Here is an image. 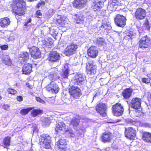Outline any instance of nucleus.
Wrapping results in <instances>:
<instances>
[{"instance_id":"obj_35","label":"nucleus","mask_w":151,"mask_h":151,"mask_svg":"<svg viewBox=\"0 0 151 151\" xmlns=\"http://www.w3.org/2000/svg\"><path fill=\"white\" fill-rule=\"evenodd\" d=\"M42 112V110L39 109H36L32 110L31 111V114L33 116L35 117Z\"/></svg>"},{"instance_id":"obj_51","label":"nucleus","mask_w":151,"mask_h":151,"mask_svg":"<svg viewBox=\"0 0 151 151\" xmlns=\"http://www.w3.org/2000/svg\"><path fill=\"white\" fill-rule=\"evenodd\" d=\"M67 19L65 18L64 17H62L61 19L60 20L61 22V24H65V21H66Z\"/></svg>"},{"instance_id":"obj_1","label":"nucleus","mask_w":151,"mask_h":151,"mask_svg":"<svg viewBox=\"0 0 151 151\" xmlns=\"http://www.w3.org/2000/svg\"><path fill=\"white\" fill-rule=\"evenodd\" d=\"M13 10L16 14L21 16L24 14L26 9L25 2L23 0H15Z\"/></svg>"},{"instance_id":"obj_2","label":"nucleus","mask_w":151,"mask_h":151,"mask_svg":"<svg viewBox=\"0 0 151 151\" xmlns=\"http://www.w3.org/2000/svg\"><path fill=\"white\" fill-rule=\"evenodd\" d=\"M51 138L47 134H42L40 137V144L46 149H48L50 147Z\"/></svg>"},{"instance_id":"obj_22","label":"nucleus","mask_w":151,"mask_h":151,"mask_svg":"<svg viewBox=\"0 0 151 151\" xmlns=\"http://www.w3.org/2000/svg\"><path fill=\"white\" fill-rule=\"evenodd\" d=\"M80 119L79 116L73 117L71 120L70 125L73 126L74 128L76 127L80 123Z\"/></svg>"},{"instance_id":"obj_60","label":"nucleus","mask_w":151,"mask_h":151,"mask_svg":"<svg viewBox=\"0 0 151 151\" xmlns=\"http://www.w3.org/2000/svg\"><path fill=\"white\" fill-rule=\"evenodd\" d=\"M139 33H140V36L142 34V32H141V30H139Z\"/></svg>"},{"instance_id":"obj_15","label":"nucleus","mask_w":151,"mask_h":151,"mask_svg":"<svg viewBox=\"0 0 151 151\" xmlns=\"http://www.w3.org/2000/svg\"><path fill=\"white\" fill-rule=\"evenodd\" d=\"M46 88L47 91L55 93H57L60 89L58 85L53 81L49 84Z\"/></svg>"},{"instance_id":"obj_40","label":"nucleus","mask_w":151,"mask_h":151,"mask_svg":"<svg viewBox=\"0 0 151 151\" xmlns=\"http://www.w3.org/2000/svg\"><path fill=\"white\" fill-rule=\"evenodd\" d=\"M31 19H29V21L27 22L24 24V28H26L27 30L29 29L31 27Z\"/></svg>"},{"instance_id":"obj_17","label":"nucleus","mask_w":151,"mask_h":151,"mask_svg":"<svg viewBox=\"0 0 151 151\" xmlns=\"http://www.w3.org/2000/svg\"><path fill=\"white\" fill-rule=\"evenodd\" d=\"M132 107L135 109H139L141 107V100L138 98H134L131 102Z\"/></svg>"},{"instance_id":"obj_55","label":"nucleus","mask_w":151,"mask_h":151,"mask_svg":"<svg viewBox=\"0 0 151 151\" xmlns=\"http://www.w3.org/2000/svg\"><path fill=\"white\" fill-rule=\"evenodd\" d=\"M64 99V97L62 98L61 99H60L58 100L57 104H58V103L60 102H62L63 99Z\"/></svg>"},{"instance_id":"obj_30","label":"nucleus","mask_w":151,"mask_h":151,"mask_svg":"<svg viewBox=\"0 0 151 151\" xmlns=\"http://www.w3.org/2000/svg\"><path fill=\"white\" fill-rule=\"evenodd\" d=\"M118 6L115 3L112 1L109 2L108 4V9L111 11H115Z\"/></svg>"},{"instance_id":"obj_49","label":"nucleus","mask_w":151,"mask_h":151,"mask_svg":"<svg viewBox=\"0 0 151 151\" xmlns=\"http://www.w3.org/2000/svg\"><path fill=\"white\" fill-rule=\"evenodd\" d=\"M36 15L37 17L38 18H40V17L39 16H41L42 15V14L40 10H37L36 11Z\"/></svg>"},{"instance_id":"obj_28","label":"nucleus","mask_w":151,"mask_h":151,"mask_svg":"<svg viewBox=\"0 0 151 151\" xmlns=\"http://www.w3.org/2000/svg\"><path fill=\"white\" fill-rule=\"evenodd\" d=\"M116 107H116L114 106V109H112V112L114 116H118L122 115L124 111H123L122 109L121 110H118V107L116 108Z\"/></svg>"},{"instance_id":"obj_41","label":"nucleus","mask_w":151,"mask_h":151,"mask_svg":"<svg viewBox=\"0 0 151 151\" xmlns=\"http://www.w3.org/2000/svg\"><path fill=\"white\" fill-rule=\"evenodd\" d=\"M101 27L107 30H109L110 28V27L107 24V22L104 21H103Z\"/></svg>"},{"instance_id":"obj_31","label":"nucleus","mask_w":151,"mask_h":151,"mask_svg":"<svg viewBox=\"0 0 151 151\" xmlns=\"http://www.w3.org/2000/svg\"><path fill=\"white\" fill-rule=\"evenodd\" d=\"M64 69H63V73L62 74V76L64 78H67L69 74V68L68 65L66 64L64 65Z\"/></svg>"},{"instance_id":"obj_56","label":"nucleus","mask_w":151,"mask_h":151,"mask_svg":"<svg viewBox=\"0 0 151 151\" xmlns=\"http://www.w3.org/2000/svg\"><path fill=\"white\" fill-rule=\"evenodd\" d=\"M48 121V122H47V123L46 124V125H49V123L50 122V121L48 119H45V122H46V121Z\"/></svg>"},{"instance_id":"obj_33","label":"nucleus","mask_w":151,"mask_h":151,"mask_svg":"<svg viewBox=\"0 0 151 151\" xmlns=\"http://www.w3.org/2000/svg\"><path fill=\"white\" fill-rule=\"evenodd\" d=\"M104 39L102 37L97 38L96 41L95 42L97 45L99 46L104 45L105 44Z\"/></svg>"},{"instance_id":"obj_36","label":"nucleus","mask_w":151,"mask_h":151,"mask_svg":"<svg viewBox=\"0 0 151 151\" xmlns=\"http://www.w3.org/2000/svg\"><path fill=\"white\" fill-rule=\"evenodd\" d=\"M29 53L27 52H24L21 53L20 54V57L21 58H24L23 60L25 61L28 59L29 57Z\"/></svg>"},{"instance_id":"obj_58","label":"nucleus","mask_w":151,"mask_h":151,"mask_svg":"<svg viewBox=\"0 0 151 151\" xmlns=\"http://www.w3.org/2000/svg\"><path fill=\"white\" fill-rule=\"evenodd\" d=\"M147 22H148V21L147 20V22L145 23V25L146 26V27H147V29H150V27H149L148 24V23H147Z\"/></svg>"},{"instance_id":"obj_61","label":"nucleus","mask_w":151,"mask_h":151,"mask_svg":"<svg viewBox=\"0 0 151 151\" xmlns=\"http://www.w3.org/2000/svg\"><path fill=\"white\" fill-rule=\"evenodd\" d=\"M55 32V36H56L57 35V32H56V31Z\"/></svg>"},{"instance_id":"obj_45","label":"nucleus","mask_w":151,"mask_h":151,"mask_svg":"<svg viewBox=\"0 0 151 151\" xmlns=\"http://www.w3.org/2000/svg\"><path fill=\"white\" fill-rule=\"evenodd\" d=\"M7 91L9 93L13 95H14L17 93V91L15 90L12 88H9Z\"/></svg>"},{"instance_id":"obj_32","label":"nucleus","mask_w":151,"mask_h":151,"mask_svg":"<svg viewBox=\"0 0 151 151\" xmlns=\"http://www.w3.org/2000/svg\"><path fill=\"white\" fill-rule=\"evenodd\" d=\"M101 1L98 2L97 3H94L92 6V8L95 11H99L101 8Z\"/></svg>"},{"instance_id":"obj_18","label":"nucleus","mask_w":151,"mask_h":151,"mask_svg":"<svg viewBox=\"0 0 151 151\" xmlns=\"http://www.w3.org/2000/svg\"><path fill=\"white\" fill-rule=\"evenodd\" d=\"M66 126L65 124L63 122H59L56 124V127L55 129V131L57 133L61 132H63L66 131Z\"/></svg>"},{"instance_id":"obj_54","label":"nucleus","mask_w":151,"mask_h":151,"mask_svg":"<svg viewBox=\"0 0 151 151\" xmlns=\"http://www.w3.org/2000/svg\"><path fill=\"white\" fill-rule=\"evenodd\" d=\"M126 122L128 123H132L133 122V121L131 119H127L126 120Z\"/></svg>"},{"instance_id":"obj_38","label":"nucleus","mask_w":151,"mask_h":151,"mask_svg":"<svg viewBox=\"0 0 151 151\" xmlns=\"http://www.w3.org/2000/svg\"><path fill=\"white\" fill-rule=\"evenodd\" d=\"M10 138L9 137H6L3 140V143L5 146H8L10 145Z\"/></svg>"},{"instance_id":"obj_26","label":"nucleus","mask_w":151,"mask_h":151,"mask_svg":"<svg viewBox=\"0 0 151 151\" xmlns=\"http://www.w3.org/2000/svg\"><path fill=\"white\" fill-rule=\"evenodd\" d=\"M3 62L6 65L11 66L12 64V61L9 57L7 55H3L2 56Z\"/></svg>"},{"instance_id":"obj_25","label":"nucleus","mask_w":151,"mask_h":151,"mask_svg":"<svg viewBox=\"0 0 151 151\" xmlns=\"http://www.w3.org/2000/svg\"><path fill=\"white\" fill-rule=\"evenodd\" d=\"M10 23L9 19L8 17L3 18L0 19V26L5 27L8 25Z\"/></svg>"},{"instance_id":"obj_44","label":"nucleus","mask_w":151,"mask_h":151,"mask_svg":"<svg viewBox=\"0 0 151 151\" xmlns=\"http://www.w3.org/2000/svg\"><path fill=\"white\" fill-rule=\"evenodd\" d=\"M134 111V115L137 117L139 116L142 114V112L140 110H139L138 109H135Z\"/></svg>"},{"instance_id":"obj_23","label":"nucleus","mask_w":151,"mask_h":151,"mask_svg":"<svg viewBox=\"0 0 151 151\" xmlns=\"http://www.w3.org/2000/svg\"><path fill=\"white\" fill-rule=\"evenodd\" d=\"M111 134L109 132H106L104 133L102 136V141L105 142H109L111 139Z\"/></svg>"},{"instance_id":"obj_3","label":"nucleus","mask_w":151,"mask_h":151,"mask_svg":"<svg viewBox=\"0 0 151 151\" xmlns=\"http://www.w3.org/2000/svg\"><path fill=\"white\" fill-rule=\"evenodd\" d=\"M150 39L149 37L145 35L142 37L139 41V47L143 50L148 48L150 44Z\"/></svg>"},{"instance_id":"obj_47","label":"nucleus","mask_w":151,"mask_h":151,"mask_svg":"<svg viewBox=\"0 0 151 151\" xmlns=\"http://www.w3.org/2000/svg\"><path fill=\"white\" fill-rule=\"evenodd\" d=\"M142 81L146 83H149L150 82V79L146 78H143L142 79Z\"/></svg>"},{"instance_id":"obj_53","label":"nucleus","mask_w":151,"mask_h":151,"mask_svg":"<svg viewBox=\"0 0 151 151\" xmlns=\"http://www.w3.org/2000/svg\"><path fill=\"white\" fill-rule=\"evenodd\" d=\"M17 99L18 101H22L23 98L22 96H19L17 97Z\"/></svg>"},{"instance_id":"obj_59","label":"nucleus","mask_w":151,"mask_h":151,"mask_svg":"<svg viewBox=\"0 0 151 151\" xmlns=\"http://www.w3.org/2000/svg\"><path fill=\"white\" fill-rule=\"evenodd\" d=\"M94 151H101V150L98 148H96L95 149Z\"/></svg>"},{"instance_id":"obj_24","label":"nucleus","mask_w":151,"mask_h":151,"mask_svg":"<svg viewBox=\"0 0 151 151\" xmlns=\"http://www.w3.org/2000/svg\"><path fill=\"white\" fill-rule=\"evenodd\" d=\"M58 148L62 149L65 150L66 147V142L65 139L63 138L60 139L57 142Z\"/></svg>"},{"instance_id":"obj_5","label":"nucleus","mask_w":151,"mask_h":151,"mask_svg":"<svg viewBox=\"0 0 151 151\" xmlns=\"http://www.w3.org/2000/svg\"><path fill=\"white\" fill-rule=\"evenodd\" d=\"M70 95L74 98L78 99L82 95L81 89L77 86H71L69 89Z\"/></svg>"},{"instance_id":"obj_6","label":"nucleus","mask_w":151,"mask_h":151,"mask_svg":"<svg viewBox=\"0 0 151 151\" xmlns=\"http://www.w3.org/2000/svg\"><path fill=\"white\" fill-rule=\"evenodd\" d=\"M96 69V65L93 61H90L87 63L86 71L88 74L91 75L95 74Z\"/></svg>"},{"instance_id":"obj_14","label":"nucleus","mask_w":151,"mask_h":151,"mask_svg":"<svg viewBox=\"0 0 151 151\" xmlns=\"http://www.w3.org/2000/svg\"><path fill=\"white\" fill-rule=\"evenodd\" d=\"M60 55L56 51L52 50L50 52L48 60L51 62H56L60 59Z\"/></svg>"},{"instance_id":"obj_9","label":"nucleus","mask_w":151,"mask_h":151,"mask_svg":"<svg viewBox=\"0 0 151 151\" xmlns=\"http://www.w3.org/2000/svg\"><path fill=\"white\" fill-rule=\"evenodd\" d=\"M124 134L126 137L130 139H134L136 136V130L131 127L125 128Z\"/></svg>"},{"instance_id":"obj_12","label":"nucleus","mask_w":151,"mask_h":151,"mask_svg":"<svg viewBox=\"0 0 151 151\" xmlns=\"http://www.w3.org/2000/svg\"><path fill=\"white\" fill-rule=\"evenodd\" d=\"M28 48L29 49L32 57L36 59L40 57V52L37 47L35 46H32L31 47H28Z\"/></svg>"},{"instance_id":"obj_52","label":"nucleus","mask_w":151,"mask_h":151,"mask_svg":"<svg viewBox=\"0 0 151 151\" xmlns=\"http://www.w3.org/2000/svg\"><path fill=\"white\" fill-rule=\"evenodd\" d=\"M3 108L4 109L8 110L9 109V106L8 105H4L3 107Z\"/></svg>"},{"instance_id":"obj_21","label":"nucleus","mask_w":151,"mask_h":151,"mask_svg":"<svg viewBox=\"0 0 151 151\" xmlns=\"http://www.w3.org/2000/svg\"><path fill=\"white\" fill-rule=\"evenodd\" d=\"M42 45L44 47L50 48L53 44V42L51 38H45L42 41Z\"/></svg>"},{"instance_id":"obj_37","label":"nucleus","mask_w":151,"mask_h":151,"mask_svg":"<svg viewBox=\"0 0 151 151\" xmlns=\"http://www.w3.org/2000/svg\"><path fill=\"white\" fill-rule=\"evenodd\" d=\"M75 16L77 17L76 21L77 23H79L82 22L84 19V17L82 16H80L78 14H76Z\"/></svg>"},{"instance_id":"obj_42","label":"nucleus","mask_w":151,"mask_h":151,"mask_svg":"<svg viewBox=\"0 0 151 151\" xmlns=\"http://www.w3.org/2000/svg\"><path fill=\"white\" fill-rule=\"evenodd\" d=\"M70 102V100L69 99L65 98L64 99H64H63V101L62 102H59L58 103V104H62L63 103H65L67 104H68Z\"/></svg>"},{"instance_id":"obj_10","label":"nucleus","mask_w":151,"mask_h":151,"mask_svg":"<svg viewBox=\"0 0 151 151\" xmlns=\"http://www.w3.org/2000/svg\"><path fill=\"white\" fill-rule=\"evenodd\" d=\"M96 108L97 112L101 116H106L107 106L105 104L102 103H100L97 105Z\"/></svg>"},{"instance_id":"obj_50","label":"nucleus","mask_w":151,"mask_h":151,"mask_svg":"<svg viewBox=\"0 0 151 151\" xmlns=\"http://www.w3.org/2000/svg\"><path fill=\"white\" fill-rule=\"evenodd\" d=\"M0 48L2 50H6L8 48V46L7 45H1L0 46Z\"/></svg>"},{"instance_id":"obj_19","label":"nucleus","mask_w":151,"mask_h":151,"mask_svg":"<svg viewBox=\"0 0 151 151\" xmlns=\"http://www.w3.org/2000/svg\"><path fill=\"white\" fill-rule=\"evenodd\" d=\"M133 91V89L131 88H126L122 93V95L125 99H128L130 97Z\"/></svg>"},{"instance_id":"obj_46","label":"nucleus","mask_w":151,"mask_h":151,"mask_svg":"<svg viewBox=\"0 0 151 151\" xmlns=\"http://www.w3.org/2000/svg\"><path fill=\"white\" fill-rule=\"evenodd\" d=\"M65 132H68L70 134V136L72 137H74L75 136L73 131L71 129L67 130L66 129V131Z\"/></svg>"},{"instance_id":"obj_48","label":"nucleus","mask_w":151,"mask_h":151,"mask_svg":"<svg viewBox=\"0 0 151 151\" xmlns=\"http://www.w3.org/2000/svg\"><path fill=\"white\" fill-rule=\"evenodd\" d=\"M36 100L37 101L41 103L42 104H43L45 103V101L39 97H36Z\"/></svg>"},{"instance_id":"obj_57","label":"nucleus","mask_w":151,"mask_h":151,"mask_svg":"<svg viewBox=\"0 0 151 151\" xmlns=\"http://www.w3.org/2000/svg\"><path fill=\"white\" fill-rule=\"evenodd\" d=\"M88 19H89V21H91L92 20V17L91 16H89L88 17Z\"/></svg>"},{"instance_id":"obj_34","label":"nucleus","mask_w":151,"mask_h":151,"mask_svg":"<svg viewBox=\"0 0 151 151\" xmlns=\"http://www.w3.org/2000/svg\"><path fill=\"white\" fill-rule=\"evenodd\" d=\"M32 108L29 107L27 108L23 109L21 111L20 114L22 115H25L32 110Z\"/></svg>"},{"instance_id":"obj_4","label":"nucleus","mask_w":151,"mask_h":151,"mask_svg":"<svg viewBox=\"0 0 151 151\" xmlns=\"http://www.w3.org/2000/svg\"><path fill=\"white\" fill-rule=\"evenodd\" d=\"M78 45L76 43L72 42L66 47L65 50V53L67 56H70L76 52Z\"/></svg>"},{"instance_id":"obj_16","label":"nucleus","mask_w":151,"mask_h":151,"mask_svg":"<svg viewBox=\"0 0 151 151\" xmlns=\"http://www.w3.org/2000/svg\"><path fill=\"white\" fill-rule=\"evenodd\" d=\"M98 54V50L96 46H91L88 50V54L91 58H96Z\"/></svg>"},{"instance_id":"obj_62","label":"nucleus","mask_w":151,"mask_h":151,"mask_svg":"<svg viewBox=\"0 0 151 151\" xmlns=\"http://www.w3.org/2000/svg\"><path fill=\"white\" fill-rule=\"evenodd\" d=\"M29 1H34V0H28Z\"/></svg>"},{"instance_id":"obj_13","label":"nucleus","mask_w":151,"mask_h":151,"mask_svg":"<svg viewBox=\"0 0 151 151\" xmlns=\"http://www.w3.org/2000/svg\"><path fill=\"white\" fill-rule=\"evenodd\" d=\"M146 14L145 10L140 8L137 9L135 13L134 16L137 19H143L146 17Z\"/></svg>"},{"instance_id":"obj_8","label":"nucleus","mask_w":151,"mask_h":151,"mask_svg":"<svg viewBox=\"0 0 151 151\" xmlns=\"http://www.w3.org/2000/svg\"><path fill=\"white\" fill-rule=\"evenodd\" d=\"M86 79L85 75L83 74L78 73L76 74L73 78V81L75 84L79 85L82 84Z\"/></svg>"},{"instance_id":"obj_63","label":"nucleus","mask_w":151,"mask_h":151,"mask_svg":"<svg viewBox=\"0 0 151 151\" xmlns=\"http://www.w3.org/2000/svg\"><path fill=\"white\" fill-rule=\"evenodd\" d=\"M1 96H0V100H1Z\"/></svg>"},{"instance_id":"obj_7","label":"nucleus","mask_w":151,"mask_h":151,"mask_svg":"<svg viewBox=\"0 0 151 151\" xmlns=\"http://www.w3.org/2000/svg\"><path fill=\"white\" fill-rule=\"evenodd\" d=\"M114 20L116 24L119 27H123L126 24V19L122 15H117L115 17Z\"/></svg>"},{"instance_id":"obj_27","label":"nucleus","mask_w":151,"mask_h":151,"mask_svg":"<svg viewBox=\"0 0 151 151\" xmlns=\"http://www.w3.org/2000/svg\"><path fill=\"white\" fill-rule=\"evenodd\" d=\"M142 139L146 142H151V134L147 132H144L142 137Z\"/></svg>"},{"instance_id":"obj_11","label":"nucleus","mask_w":151,"mask_h":151,"mask_svg":"<svg viewBox=\"0 0 151 151\" xmlns=\"http://www.w3.org/2000/svg\"><path fill=\"white\" fill-rule=\"evenodd\" d=\"M87 0H74L73 2L74 7L80 9L86 5Z\"/></svg>"},{"instance_id":"obj_43","label":"nucleus","mask_w":151,"mask_h":151,"mask_svg":"<svg viewBox=\"0 0 151 151\" xmlns=\"http://www.w3.org/2000/svg\"><path fill=\"white\" fill-rule=\"evenodd\" d=\"M55 10L53 9H50L48 12V14L47 16L48 17H50L52 16L54 13Z\"/></svg>"},{"instance_id":"obj_29","label":"nucleus","mask_w":151,"mask_h":151,"mask_svg":"<svg viewBox=\"0 0 151 151\" xmlns=\"http://www.w3.org/2000/svg\"><path fill=\"white\" fill-rule=\"evenodd\" d=\"M49 79L52 81H55V80L58 79L60 78L59 76L58 75L57 72L50 73L49 76Z\"/></svg>"},{"instance_id":"obj_39","label":"nucleus","mask_w":151,"mask_h":151,"mask_svg":"<svg viewBox=\"0 0 151 151\" xmlns=\"http://www.w3.org/2000/svg\"><path fill=\"white\" fill-rule=\"evenodd\" d=\"M115 106L116 107L117 106L116 108H117V107H118L117 109L118 110H121L122 109H123V111H124V110L123 106L120 103H117L116 104H115L113 105L112 107V109H114V107Z\"/></svg>"},{"instance_id":"obj_20","label":"nucleus","mask_w":151,"mask_h":151,"mask_svg":"<svg viewBox=\"0 0 151 151\" xmlns=\"http://www.w3.org/2000/svg\"><path fill=\"white\" fill-rule=\"evenodd\" d=\"M32 65L31 64L27 63L24 64L22 67V71L23 74L27 75L31 72Z\"/></svg>"}]
</instances>
